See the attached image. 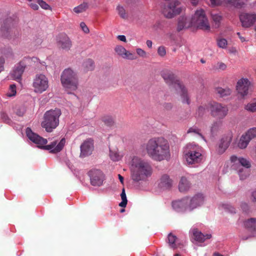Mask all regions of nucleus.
<instances>
[{
    "instance_id": "nucleus-35",
    "label": "nucleus",
    "mask_w": 256,
    "mask_h": 256,
    "mask_svg": "<svg viewBox=\"0 0 256 256\" xmlns=\"http://www.w3.org/2000/svg\"><path fill=\"white\" fill-rule=\"evenodd\" d=\"M88 3L86 2H84L78 6L75 7L73 10L76 13L79 14L85 12L88 8Z\"/></svg>"
},
{
    "instance_id": "nucleus-29",
    "label": "nucleus",
    "mask_w": 256,
    "mask_h": 256,
    "mask_svg": "<svg viewBox=\"0 0 256 256\" xmlns=\"http://www.w3.org/2000/svg\"><path fill=\"white\" fill-rule=\"evenodd\" d=\"M189 20L185 16H180L178 18L177 27L178 31L180 32L187 27V24L189 22Z\"/></svg>"
},
{
    "instance_id": "nucleus-53",
    "label": "nucleus",
    "mask_w": 256,
    "mask_h": 256,
    "mask_svg": "<svg viewBox=\"0 0 256 256\" xmlns=\"http://www.w3.org/2000/svg\"><path fill=\"white\" fill-rule=\"evenodd\" d=\"M30 7L34 10H38L39 8L38 4L37 3L32 2L28 4Z\"/></svg>"
},
{
    "instance_id": "nucleus-9",
    "label": "nucleus",
    "mask_w": 256,
    "mask_h": 256,
    "mask_svg": "<svg viewBox=\"0 0 256 256\" xmlns=\"http://www.w3.org/2000/svg\"><path fill=\"white\" fill-rule=\"evenodd\" d=\"M206 108L210 110L212 116L218 119L224 118L226 116L228 112L226 106L214 102L208 104Z\"/></svg>"
},
{
    "instance_id": "nucleus-2",
    "label": "nucleus",
    "mask_w": 256,
    "mask_h": 256,
    "mask_svg": "<svg viewBox=\"0 0 256 256\" xmlns=\"http://www.w3.org/2000/svg\"><path fill=\"white\" fill-rule=\"evenodd\" d=\"M132 167L131 176L134 182L145 180L152 174V168L149 162L138 156L132 158Z\"/></svg>"
},
{
    "instance_id": "nucleus-49",
    "label": "nucleus",
    "mask_w": 256,
    "mask_h": 256,
    "mask_svg": "<svg viewBox=\"0 0 256 256\" xmlns=\"http://www.w3.org/2000/svg\"><path fill=\"white\" fill-rule=\"evenodd\" d=\"M2 118L6 123L8 124H10L12 123V120L5 114H3L2 115Z\"/></svg>"
},
{
    "instance_id": "nucleus-22",
    "label": "nucleus",
    "mask_w": 256,
    "mask_h": 256,
    "mask_svg": "<svg viewBox=\"0 0 256 256\" xmlns=\"http://www.w3.org/2000/svg\"><path fill=\"white\" fill-rule=\"evenodd\" d=\"M190 232L192 234V238L198 242H203L206 240L210 239L212 237L210 234H204L197 228H192L190 230Z\"/></svg>"
},
{
    "instance_id": "nucleus-12",
    "label": "nucleus",
    "mask_w": 256,
    "mask_h": 256,
    "mask_svg": "<svg viewBox=\"0 0 256 256\" xmlns=\"http://www.w3.org/2000/svg\"><path fill=\"white\" fill-rule=\"evenodd\" d=\"M80 157L82 158L88 156L92 154L94 150V140L92 138H88L80 145Z\"/></svg>"
},
{
    "instance_id": "nucleus-37",
    "label": "nucleus",
    "mask_w": 256,
    "mask_h": 256,
    "mask_svg": "<svg viewBox=\"0 0 256 256\" xmlns=\"http://www.w3.org/2000/svg\"><path fill=\"white\" fill-rule=\"evenodd\" d=\"M116 10L119 16L122 18L126 19L128 18V14L126 12V10H124L123 6H120V5L116 7Z\"/></svg>"
},
{
    "instance_id": "nucleus-41",
    "label": "nucleus",
    "mask_w": 256,
    "mask_h": 256,
    "mask_svg": "<svg viewBox=\"0 0 256 256\" xmlns=\"http://www.w3.org/2000/svg\"><path fill=\"white\" fill-rule=\"evenodd\" d=\"M200 132V130L196 128V127H192V128H190L188 130V133H191V132H193L196 134H198V135L200 138H202L204 141H206V140L204 138V136H202V134Z\"/></svg>"
},
{
    "instance_id": "nucleus-19",
    "label": "nucleus",
    "mask_w": 256,
    "mask_h": 256,
    "mask_svg": "<svg viewBox=\"0 0 256 256\" xmlns=\"http://www.w3.org/2000/svg\"><path fill=\"white\" fill-rule=\"evenodd\" d=\"M14 24V22L12 18H8L4 21L0 28V32L2 36L10 38L11 29Z\"/></svg>"
},
{
    "instance_id": "nucleus-17",
    "label": "nucleus",
    "mask_w": 256,
    "mask_h": 256,
    "mask_svg": "<svg viewBox=\"0 0 256 256\" xmlns=\"http://www.w3.org/2000/svg\"><path fill=\"white\" fill-rule=\"evenodd\" d=\"M182 8L177 6V2L170 3L163 10V14L168 18H172L177 14H179L182 12Z\"/></svg>"
},
{
    "instance_id": "nucleus-4",
    "label": "nucleus",
    "mask_w": 256,
    "mask_h": 256,
    "mask_svg": "<svg viewBox=\"0 0 256 256\" xmlns=\"http://www.w3.org/2000/svg\"><path fill=\"white\" fill-rule=\"evenodd\" d=\"M162 76L166 84L174 88L178 93L182 99L183 103L189 104L190 100L186 89L179 80H177L174 75L170 70H164L162 73Z\"/></svg>"
},
{
    "instance_id": "nucleus-40",
    "label": "nucleus",
    "mask_w": 256,
    "mask_h": 256,
    "mask_svg": "<svg viewBox=\"0 0 256 256\" xmlns=\"http://www.w3.org/2000/svg\"><path fill=\"white\" fill-rule=\"evenodd\" d=\"M245 108L248 110L252 112H254L256 111V98L254 99L253 101L248 104L246 107Z\"/></svg>"
},
{
    "instance_id": "nucleus-5",
    "label": "nucleus",
    "mask_w": 256,
    "mask_h": 256,
    "mask_svg": "<svg viewBox=\"0 0 256 256\" xmlns=\"http://www.w3.org/2000/svg\"><path fill=\"white\" fill-rule=\"evenodd\" d=\"M60 81L68 94H72L78 88V79L77 73L70 68H66L62 72Z\"/></svg>"
},
{
    "instance_id": "nucleus-51",
    "label": "nucleus",
    "mask_w": 256,
    "mask_h": 256,
    "mask_svg": "<svg viewBox=\"0 0 256 256\" xmlns=\"http://www.w3.org/2000/svg\"><path fill=\"white\" fill-rule=\"evenodd\" d=\"M80 26L84 33L88 34L89 32V29L84 22H82L80 24Z\"/></svg>"
},
{
    "instance_id": "nucleus-54",
    "label": "nucleus",
    "mask_w": 256,
    "mask_h": 256,
    "mask_svg": "<svg viewBox=\"0 0 256 256\" xmlns=\"http://www.w3.org/2000/svg\"><path fill=\"white\" fill-rule=\"evenodd\" d=\"M136 53L138 55L142 57H144L146 54V52L140 48L136 49Z\"/></svg>"
},
{
    "instance_id": "nucleus-55",
    "label": "nucleus",
    "mask_w": 256,
    "mask_h": 256,
    "mask_svg": "<svg viewBox=\"0 0 256 256\" xmlns=\"http://www.w3.org/2000/svg\"><path fill=\"white\" fill-rule=\"evenodd\" d=\"M210 2L213 6H219L222 3V0H210Z\"/></svg>"
},
{
    "instance_id": "nucleus-10",
    "label": "nucleus",
    "mask_w": 256,
    "mask_h": 256,
    "mask_svg": "<svg viewBox=\"0 0 256 256\" xmlns=\"http://www.w3.org/2000/svg\"><path fill=\"white\" fill-rule=\"evenodd\" d=\"M32 86L36 92L42 93L48 87V78L44 74H36L33 80Z\"/></svg>"
},
{
    "instance_id": "nucleus-25",
    "label": "nucleus",
    "mask_w": 256,
    "mask_h": 256,
    "mask_svg": "<svg viewBox=\"0 0 256 256\" xmlns=\"http://www.w3.org/2000/svg\"><path fill=\"white\" fill-rule=\"evenodd\" d=\"M172 184V180L168 174H163L160 179L158 186L162 190H168L171 188Z\"/></svg>"
},
{
    "instance_id": "nucleus-52",
    "label": "nucleus",
    "mask_w": 256,
    "mask_h": 256,
    "mask_svg": "<svg viewBox=\"0 0 256 256\" xmlns=\"http://www.w3.org/2000/svg\"><path fill=\"white\" fill-rule=\"evenodd\" d=\"M240 206L244 212H247L248 211L249 207L248 204L246 202H242Z\"/></svg>"
},
{
    "instance_id": "nucleus-30",
    "label": "nucleus",
    "mask_w": 256,
    "mask_h": 256,
    "mask_svg": "<svg viewBox=\"0 0 256 256\" xmlns=\"http://www.w3.org/2000/svg\"><path fill=\"white\" fill-rule=\"evenodd\" d=\"M94 61L90 58L84 60L82 64V67L86 72L91 71L94 68Z\"/></svg>"
},
{
    "instance_id": "nucleus-14",
    "label": "nucleus",
    "mask_w": 256,
    "mask_h": 256,
    "mask_svg": "<svg viewBox=\"0 0 256 256\" xmlns=\"http://www.w3.org/2000/svg\"><path fill=\"white\" fill-rule=\"evenodd\" d=\"M30 58H24L16 66L10 74L11 77L14 80L19 82L21 80L22 76L26 64L25 60H30Z\"/></svg>"
},
{
    "instance_id": "nucleus-47",
    "label": "nucleus",
    "mask_w": 256,
    "mask_h": 256,
    "mask_svg": "<svg viewBox=\"0 0 256 256\" xmlns=\"http://www.w3.org/2000/svg\"><path fill=\"white\" fill-rule=\"evenodd\" d=\"M9 90L10 92L8 94V96H15L16 94V85L14 84H11L10 86Z\"/></svg>"
},
{
    "instance_id": "nucleus-64",
    "label": "nucleus",
    "mask_w": 256,
    "mask_h": 256,
    "mask_svg": "<svg viewBox=\"0 0 256 256\" xmlns=\"http://www.w3.org/2000/svg\"><path fill=\"white\" fill-rule=\"evenodd\" d=\"M214 256H224L218 252H215L214 253Z\"/></svg>"
},
{
    "instance_id": "nucleus-21",
    "label": "nucleus",
    "mask_w": 256,
    "mask_h": 256,
    "mask_svg": "<svg viewBox=\"0 0 256 256\" xmlns=\"http://www.w3.org/2000/svg\"><path fill=\"white\" fill-rule=\"evenodd\" d=\"M242 26L248 28L252 26L256 20V14H243L240 16Z\"/></svg>"
},
{
    "instance_id": "nucleus-20",
    "label": "nucleus",
    "mask_w": 256,
    "mask_h": 256,
    "mask_svg": "<svg viewBox=\"0 0 256 256\" xmlns=\"http://www.w3.org/2000/svg\"><path fill=\"white\" fill-rule=\"evenodd\" d=\"M204 198L202 194H198L192 198H188V204L190 212L203 204Z\"/></svg>"
},
{
    "instance_id": "nucleus-8",
    "label": "nucleus",
    "mask_w": 256,
    "mask_h": 256,
    "mask_svg": "<svg viewBox=\"0 0 256 256\" xmlns=\"http://www.w3.org/2000/svg\"><path fill=\"white\" fill-rule=\"evenodd\" d=\"M190 22L192 24L196 26L200 29L208 30L210 28L204 11L202 9L196 12L192 17Z\"/></svg>"
},
{
    "instance_id": "nucleus-34",
    "label": "nucleus",
    "mask_w": 256,
    "mask_h": 256,
    "mask_svg": "<svg viewBox=\"0 0 256 256\" xmlns=\"http://www.w3.org/2000/svg\"><path fill=\"white\" fill-rule=\"evenodd\" d=\"M212 18L214 23V26L218 28L220 26V22L222 20V16L216 13L212 12L211 14Z\"/></svg>"
},
{
    "instance_id": "nucleus-24",
    "label": "nucleus",
    "mask_w": 256,
    "mask_h": 256,
    "mask_svg": "<svg viewBox=\"0 0 256 256\" xmlns=\"http://www.w3.org/2000/svg\"><path fill=\"white\" fill-rule=\"evenodd\" d=\"M114 50L118 55L121 56L124 58L131 60L136 58V56L134 54L126 50V48L122 46H116Z\"/></svg>"
},
{
    "instance_id": "nucleus-48",
    "label": "nucleus",
    "mask_w": 256,
    "mask_h": 256,
    "mask_svg": "<svg viewBox=\"0 0 256 256\" xmlns=\"http://www.w3.org/2000/svg\"><path fill=\"white\" fill-rule=\"evenodd\" d=\"M158 53L161 56H164L166 54V50L165 48L163 46H160L158 48Z\"/></svg>"
},
{
    "instance_id": "nucleus-63",
    "label": "nucleus",
    "mask_w": 256,
    "mask_h": 256,
    "mask_svg": "<svg viewBox=\"0 0 256 256\" xmlns=\"http://www.w3.org/2000/svg\"><path fill=\"white\" fill-rule=\"evenodd\" d=\"M118 178L122 184H123L124 182V178L120 174L118 175Z\"/></svg>"
},
{
    "instance_id": "nucleus-44",
    "label": "nucleus",
    "mask_w": 256,
    "mask_h": 256,
    "mask_svg": "<svg viewBox=\"0 0 256 256\" xmlns=\"http://www.w3.org/2000/svg\"><path fill=\"white\" fill-rule=\"evenodd\" d=\"M217 44L218 47L225 48L228 44V42L225 38H220L217 40Z\"/></svg>"
},
{
    "instance_id": "nucleus-31",
    "label": "nucleus",
    "mask_w": 256,
    "mask_h": 256,
    "mask_svg": "<svg viewBox=\"0 0 256 256\" xmlns=\"http://www.w3.org/2000/svg\"><path fill=\"white\" fill-rule=\"evenodd\" d=\"M250 142V139L248 138L246 135L245 134H243L240 139L238 146L241 149L245 148L248 146Z\"/></svg>"
},
{
    "instance_id": "nucleus-33",
    "label": "nucleus",
    "mask_w": 256,
    "mask_h": 256,
    "mask_svg": "<svg viewBox=\"0 0 256 256\" xmlns=\"http://www.w3.org/2000/svg\"><path fill=\"white\" fill-rule=\"evenodd\" d=\"M177 238L176 236L170 233L168 236V241L170 246L172 248H177L176 244Z\"/></svg>"
},
{
    "instance_id": "nucleus-18",
    "label": "nucleus",
    "mask_w": 256,
    "mask_h": 256,
    "mask_svg": "<svg viewBox=\"0 0 256 256\" xmlns=\"http://www.w3.org/2000/svg\"><path fill=\"white\" fill-rule=\"evenodd\" d=\"M230 160L233 163L232 166V168H239L248 169L251 166L249 160L244 158H238L236 156H232L230 157Z\"/></svg>"
},
{
    "instance_id": "nucleus-36",
    "label": "nucleus",
    "mask_w": 256,
    "mask_h": 256,
    "mask_svg": "<svg viewBox=\"0 0 256 256\" xmlns=\"http://www.w3.org/2000/svg\"><path fill=\"white\" fill-rule=\"evenodd\" d=\"M245 134L250 141L252 139L256 138V128H250Z\"/></svg>"
},
{
    "instance_id": "nucleus-11",
    "label": "nucleus",
    "mask_w": 256,
    "mask_h": 256,
    "mask_svg": "<svg viewBox=\"0 0 256 256\" xmlns=\"http://www.w3.org/2000/svg\"><path fill=\"white\" fill-rule=\"evenodd\" d=\"M90 184L94 186H100L106 180L105 174L99 169L93 168L88 173Z\"/></svg>"
},
{
    "instance_id": "nucleus-50",
    "label": "nucleus",
    "mask_w": 256,
    "mask_h": 256,
    "mask_svg": "<svg viewBox=\"0 0 256 256\" xmlns=\"http://www.w3.org/2000/svg\"><path fill=\"white\" fill-rule=\"evenodd\" d=\"M206 111V108L203 106H200L198 107L197 114L199 116H202L204 114Z\"/></svg>"
},
{
    "instance_id": "nucleus-42",
    "label": "nucleus",
    "mask_w": 256,
    "mask_h": 256,
    "mask_svg": "<svg viewBox=\"0 0 256 256\" xmlns=\"http://www.w3.org/2000/svg\"><path fill=\"white\" fill-rule=\"evenodd\" d=\"M110 156L112 160L116 162L120 160V158L118 154L116 151L110 150Z\"/></svg>"
},
{
    "instance_id": "nucleus-15",
    "label": "nucleus",
    "mask_w": 256,
    "mask_h": 256,
    "mask_svg": "<svg viewBox=\"0 0 256 256\" xmlns=\"http://www.w3.org/2000/svg\"><path fill=\"white\" fill-rule=\"evenodd\" d=\"M58 46L65 51H68L72 47V44L68 36L66 34H60L56 38Z\"/></svg>"
},
{
    "instance_id": "nucleus-1",
    "label": "nucleus",
    "mask_w": 256,
    "mask_h": 256,
    "mask_svg": "<svg viewBox=\"0 0 256 256\" xmlns=\"http://www.w3.org/2000/svg\"><path fill=\"white\" fill-rule=\"evenodd\" d=\"M146 150L148 154L153 160L161 161L170 156V146L166 140L162 137L150 139Z\"/></svg>"
},
{
    "instance_id": "nucleus-23",
    "label": "nucleus",
    "mask_w": 256,
    "mask_h": 256,
    "mask_svg": "<svg viewBox=\"0 0 256 256\" xmlns=\"http://www.w3.org/2000/svg\"><path fill=\"white\" fill-rule=\"evenodd\" d=\"M232 137L230 135H225L222 137L218 144V152L219 154H223L228 147L231 141Z\"/></svg>"
},
{
    "instance_id": "nucleus-6",
    "label": "nucleus",
    "mask_w": 256,
    "mask_h": 256,
    "mask_svg": "<svg viewBox=\"0 0 256 256\" xmlns=\"http://www.w3.org/2000/svg\"><path fill=\"white\" fill-rule=\"evenodd\" d=\"M62 114L58 108L46 111L44 116V120L42 122V126L48 132H50L56 128L59 124V118Z\"/></svg>"
},
{
    "instance_id": "nucleus-16",
    "label": "nucleus",
    "mask_w": 256,
    "mask_h": 256,
    "mask_svg": "<svg viewBox=\"0 0 256 256\" xmlns=\"http://www.w3.org/2000/svg\"><path fill=\"white\" fill-rule=\"evenodd\" d=\"M250 82L247 78H242L237 82L236 89L238 94L244 97L248 94Z\"/></svg>"
},
{
    "instance_id": "nucleus-3",
    "label": "nucleus",
    "mask_w": 256,
    "mask_h": 256,
    "mask_svg": "<svg viewBox=\"0 0 256 256\" xmlns=\"http://www.w3.org/2000/svg\"><path fill=\"white\" fill-rule=\"evenodd\" d=\"M26 132L28 139L34 143L38 144V148L50 150V153L56 154L60 152L62 150L66 143L65 138H62L57 145L56 142H54L50 144L43 146L47 143L48 141L46 139L34 133L30 128H26Z\"/></svg>"
},
{
    "instance_id": "nucleus-46",
    "label": "nucleus",
    "mask_w": 256,
    "mask_h": 256,
    "mask_svg": "<svg viewBox=\"0 0 256 256\" xmlns=\"http://www.w3.org/2000/svg\"><path fill=\"white\" fill-rule=\"evenodd\" d=\"M224 208L228 212H230L231 214H235L236 212V208L230 204H224Z\"/></svg>"
},
{
    "instance_id": "nucleus-7",
    "label": "nucleus",
    "mask_w": 256,
    "mask_h": 256,
    "mask_svg": "<svg viewBox=\"0 0 256 256\" xmlns=\"http://www.w3.org/2000/svg\"><path fill=\"white\" fill-rule=\"evenodd\" d=\"M202 149L196 144H187L184 154V158L188 164L200 163L202 160Z\"/></svg>"
},
{
    "instance_id": "nucleus-57",
    "label": "nucleus",
    "mask_w": 256,
    "mask_h": 256,
    "mask_svg": "<svg viewBox=\"0 0 256 256\" xmlns=\"http://www.w3.org/2000/svg\"><path fill=\"white\" fill-rule=\"evenodd\" d=\"M4 58L0 56V72H1L4 69Z\"/></svg>"
},
{
    "instance_id": "nucleus-13",
    "label": "nucleus",
    "mask_w": 256,
    "mask_h": 256,
    "mask_svg": "<svg viewBox=\"0 0 256 256\" xmlns=\"http://www.w3.org/2000/svg\"><path fill=\"white\" fill-rule=\"evenodd\" d=\"M172 206L178 212H190L188 197L172 202Z\"/></svg>"
},
{
    "instance_id": "nucleus-45",
    "label": "nucleus",
    "mask_w": 256,
    "mask_h": 256,
    "mask_svg": "<svg viewBox=\"0 0 256 256\" xmlns=\"http://www.w3.org/2000/svg\"><path fill=\"white\" fill-rule=\"evenodd\" d=\"M37 3L44 10H47L50 9V6L46 3V2L42 0H37Z\"/></svg>"
},
{
    "instance_id": "nucleus-27",
    "label": "nucleus",
    "mask_w": 256,
    "mask_h": 256,
    "mask_svg": "<svg viewBox=\"0 0 256 256\" xmlns=\"http://www.w3.org/2000/svg\"><path fill=\"white\" fill-rule=\"evenodd\" d=\"M190 188V183L185 177H182L178 184V188L180 192L187 191Z\"/></svg>"
},
{
    "instance_id": "nucleus-39",
    "label": "nucleus",
    "mask_w": 256,
    "mask_h": 256,
    "mask_svg": "<svg viewBox=\"0 0 256 256\" xmlns=\"http://www.w3.org/2000/svg\"><path fill=\"white\" fill-rule=\"evenodd\" d=\"M220 122H214L212 124L210 128V133L212 136H214L218 130L220 126Z\"/></svg>"
},
{
    "instance_id": "nucleus-58",
    "label": "nucleus",
    "mask_w": 256,
    "mask_h": 256,
    "mask_svg": "<svg viewBox=\"0 0 256 256\" xmlns=\"http://www.w3.org/2000/svg\"><path fill=\"white\" fill-rule=\"evenodd\" d=\"M218 68L222 70H224L226 68V66L224 63L220 62L218 63Z\"/></svg>"
},
{
    "instance_id": "nucleus-56",
    "label": "nucleus",
    "mask_w": 256,
    "mask_h": 256,
    "mask_svg": "<svg viewBox=\"0 0 256 256\" xmlns=\"http://www.w3.org/2000/svg\"><path fill=\"white\" fill-rule=\"evenodd\" d=\"M4 54L7 57H10L12 56V50L10 48H8L6 50V52L5 51L3 52Z\"/></svg>"
},
{
    "instance_id": "nucleus-43",
    "label": "nucleus",
    "mask_w": 256,
    "mask_h": 256,
    "mask_svg": "<svg viewBox=\"0 0 256 256\" xmlns=\"http://www.w3.org/2000/svg\"><path fill=\"white\" fill-rule=\"evenodd\" d=\"M103 122L108 126H112L114 124V120L111 116H107L103 118Z\"/></svg>"
},
{
    "instance_id": "nucleus-28",
    "label": "nucleus",
    "mask_w": 256,
    "mask_h": 256,
    "mask_svg": "<svg viewBox=\"0 0 256 256\" xmlns=\"http://www.w3.org/2000/svg\"><path fill=\"white\" fill-rule=\"evenodd\" d=\"M232 92V90L228 88H217L215 90V92L218 94V96L224 98H225L226 97L230 96Z\"/></svg>"
},
{
    "instance_id": "nucleus-61",
    "label": "nucleus",
    "mask_w": 256,
    "mask_h": 256,
    "mask_svg": "<svg viewBox=\"0 0 256 256\" xmlns=\"http://www.w3.org/2000/svg\"><path fill=\"white\" fill-rule=\"evenodd\" d=\"M147 46L149 48H151L152 47V42L150 40H148L146 42Z\"/></svg>"
},
{
    "instance_id": "nucleus-60",
    "label": "nucleus",
    "mask_w": 256,
    "mask_h": 256,
    "mask_svg": "<svg viewBox=\"0 0 256 256\" xmlns=\"http://www.w3.org/2000/svg\"><path fill=\"white\" fill-rule=\"evenodd\" d=\"M118 38L122 42H126V38L124 35H119L118 36Z\"/></svg>"
},
{
    "instance_id": "nucleus-26",
    "label": "nucleus",
    "mask_w": 256,
    "mask_h": 256,
    "mask_svg": "<svg viewBox=\"0 0 256 256\" xmlns=\"http://www.w3.org/2000/svg\"><path fill=\"white\" fill-rule=\"evenodd\" d=\"M244 228L249 232H256V218H251L244 221Z\"/></svg>"
},
{
    "instance_id": "nucleus-32",
    "label": "nucleus",
    "mask_w": 256,
    "mask_h": 256,
    "mask_svg": "<svg viewBox=\"0 0 256 256\" xmlns=\"http://www.w3.org/2000/svg\"><path fill=\"white\" fill-rule=\"evenodd\" d=\"M234 169L237 170L241 180L246 179L250 174V170L248 169L239 168H236Z\"/></svg>"
},
{
    "instance_id": "nucleus-59",
    "label": "nucleus",
    "mask_w": 256,
    "mask_h": 256,
    "mask_svg": "<svg viewBox=\"0 0 256 256\" xmlns=\"http://www.w3.org/2000/svg\"><path fill=\"white\" fill-rule=\"evenodd\" d=\"M164 106L166 110H170L172 108V104L171 103H165Z\"/></svg>"
},
{
    "instance_id": "nucleus-38",
    "label": "nucleus",
    "mask_w": 256,
    "mask_h": 256,
    "mask_svg": "<svg viewBox=\"0 0 256 256\" xmlns=\"http://www.w3.org/2000/svg\"><path fill=\"white\" fill-rule=\"evenodd\" d=\"M122 201L119 204V206L122 208H125L127 204V198L124 189L123 188L120 194Z\"/></svg>"
},
{
    "instance_id": "nucleus-62",
    "label": "nucleus",
    "mask_w": 256,
    "mask_h": 256,
    "mask_svg": "<svg viewBox=\"0 0 256 256\" xmlns=\"http://www.w3.org/2000/svg\"><path fill=\"white\" fill-rule=\"evenodd\" d=\"M252 196L254 198V200L256 202V190L252 192Z\"/></svg>"
}]
</instances>
